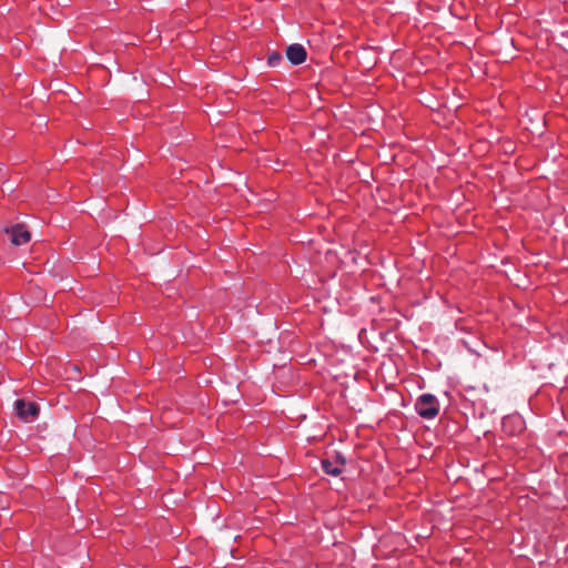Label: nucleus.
<instances>
[{"mask_svg": "<svg viewBox=\"0 0 568 568\" xmlns=\"http://www.w3.org/2000/svg\"><path fill=\"white\" fill-rule=\"evenodd\" d=\"M415 410L422 418L432 420L439 414V402L433 394H422L415 402Z\"/></svg>", "mask_w": 568, "mask_h": 568, "instance_id": "f257e3e1", "label": "nucleus"}, {"mask_svg": "<svg viewBox=\"0 0 568 568\" xmlns=\"http://www.w3.org/2000/svg\"><path fill=\"white\" fill-rule=\"evenodd\" d=\"M346 460L341 453L335 452L329 458L322 460V469L331 476H338L343 473Z\"/></svg>", "mask_w": 568, "mask_h": 568, "instance_id": "f03ea898", "label": "nucleus"}, {"mask_svg": "<svg viewBox=\"0 0 568 568\" xmlns=\"http://www.w3.org/2000/svg\"><path fill=\"white\" fill-rule=\"evenodd\" d=\"M16 414L23 420H30L39 414V407L34 402H26L24 399H17L14 402Z\"/></svg>", "mask_w": 568, "mask_h": 568, "instance_id": "7ed1b4c3", "label": "nucleus"}, {"mask_svg": "<svg viewBox=\"0 0 568 568\" xmlns=\"http://www.w3.org/2000/svg\"><path fill=\"white\" fill-rule=\"evenodd\" d=\"M525 429V420L519 415H508L503 419V430L508 435H516Z\"/></svg>", "mask_w": 568, "mask_h": 568, "instance_id": "20e7f679", "label": "nucleus"}, {"mask_svg": "<svg viewBox=\"0 0 568 568\" xmlns=\"http://www.w3.org/2000/svg\"><path fill=\"white\" fill-rule=\"evenodd\" d=\"M306 57V50L300 43H293L286 48V58L293 65L302 64L305 62Z\"/></svg>", "mask_w": 568, "mask_h": 568, "instance_id": "39448f33", "label": "nucleus"}, {"mask_svg": "<svg viewBox=\"0 0 568 568\" xmlns=\"http://www.w3.org/2000/svg\"><path fill=\"white\" fill-rule=\"evenodd\" d=\"M11 235V242L14 245H23L27 244L31 240L30 232L22 224H17L12 226L10 230H7Z\"/></svg>", "mask_w": 568, "mask_h": 568, "instance_id": "423d86ee", "label": "nucleus"}, {"mask_svg": "<svg viewBox=\"0 0 568 568\" xmlns=\"http://www.w3.org/2000/svg\"><path fill=\"white\" fill-rule=\"evenodd\" d=\"M282 61V55L278 52H272L267 57V64L270 67H277Z\"/></svg>", "mask_w": 568, "mask_h": 568, "instance_id": "0eeeda50", "label": "nucleus"}]
</instances>
